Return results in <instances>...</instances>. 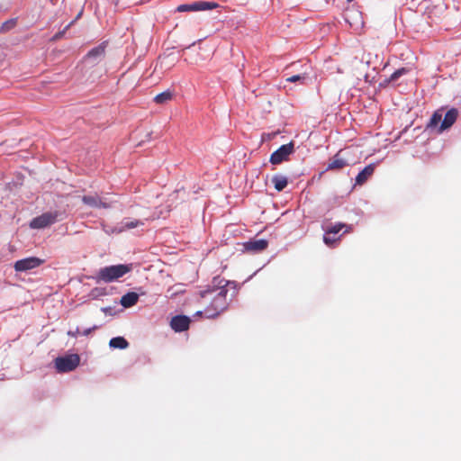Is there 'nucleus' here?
Masks as SVG:
<instances>
[{"instance_id":"5","label":"nucleus","mask_w":461,"mask_h":461,"mask_svg":"<svg viewBox=\"0 0 461 461\" xmlns=\"http://www.w3.org/2000/svg\"><path fill=\"white\" fill-rule=\"evenodd\" d=\"M80 357L77 354L59 357L55 359V366L59 372H70L77 367Z\"/></svg>"},{"instance_id":"12","label":"nucleus","mask_w":461,"mask_h":461,"mask_svg":"<svg viewBox=\"0 0 461 461\" xmlns=\"http://www.w3.org/2000/svg\"><path fill=\"white\" fill-rule=\"evenodd\" d=\"M348 166V160L342 156V150L337 152L327 166V170H340Z\"/></svg>"},{"instance_id":"4","label":"nucleus","mask_w":461,"mask_h":461,"mask_svg":"<svg viewBox=\"0 0 461 461\" xmlns=\"http://www.w3.org/2000/svg\"><path fill=\"white\" fill-rule=\"evenodd\" d=\"M294 152V143L293 141L284 144L274 151L269 158L273 165H279L283 162L288 161L290 155Z\"/></svg>"},{"instance_id":"16","label":"nucleus","mask_w":461,"mask_h":461,"mask_svg":"<svg viewBox=\"0 0 461 461\" xmlns=\"http://www.w3.org/2000/svg\"><path fill=\"white\" fill-rule=\"evenodd\" d=\"M275 189L278 192L283 191L288 185V178L285 176L276 174L272 176L271 179Z\"/></svg>"},{"instance_id":"27","label":"nucleus","mask_w":461,"mask_h":461,"mask_svg":"<svg viewBox=\"0 0 461 461\" xmlns=\"http://www.w3.org/2000/svg\"><path fill=\"white\" fill-rule=\"evenodd\" d=\"M70 26V24H68L63 31H60L59 32H57L53 38H52V41H58L59 39H61L63 37V35L65 34L66 32V30Z\"/></svg>"},{"instance_id":"20","label":"nucleus","mask_w":461,"mask_h":461,"mask_svg":"<svg viewBox=\"0 0 461 461\" xmlns=\"http://www.w3.org/2000/svg\"><path fill=\"white\" fill-rule=\"evenodd\" d=\"M109 346L113 348L124 349L128 348L129 343L123 337H115L110 339Z\"/></svg>"},{"instance_id":"17","label":"nucleus","mask_w":461,"mask_h":461,"mask_svg":"<svg viewBox=\"0 0 461 461\" xmlns=\"http://www.w3.org/2000/svg\"><path fill=\"white\" fill-rule=\"evenodd\" d=\"M121 224L122 226L120 228V231H124L140 226H143L144 221L140 220L124 219Z\"/></svg>"},{"instance_id":"24","label":"nucleus","mask_w":461,"mask_h":461,"mask_svg":"<svg viewBox=\"0 0 461 461\" xmlns=\"http://www.w3.org/2000/svg\"><path fill=\"white\" fill-rule=\"evenodd\" d=\"M408 69L405 68H399L397 70H395L390 77L389 78V81H395L397 80L400 77L405 75L408 73Z\"/></svg>"},{"instance_id":"8","label":"nucleus","mask_w":461,"mask_h":461,"mask_svg":"<svg viewBox=\"0 0 461 461\" xmlns=\"http://www.w3.org/2000/svg\"><path fill=\"white\" fill-rule=\"evenodd\" d=\"M268 246V241L265 239L259 240H249L244 243H242V251L249 252L251 254H256L262 252L267 249Z\"/></svg>"},{"instance_id":"21","label":"nucleus","mask_w":461,"mask_h":461,"mask_svg":"<svg viewBox=\"0 0 461 461\" xmlns=\"http://www.w3.org/2000/svg\"><path fill=\"white\" fill-rule=\"evenodd\" d=\"M442 120V113L440 111H436L430 120H429V122L428 124V127L429 128H434V127H437L438 124L441 122Z\"/></svg>"},{"instance_id":"10","label":"nucleus","mask_w":461,"mask_h":461,"mask_svg":"<svg viewBox=\"0 0 461 461\" xmlns=\"http://www.w3.org/2000/svg\"><path fill=\"white\" fill-rule=\"evenodd\" d=\"M82 202L93 208H104L108 209L111 207V203L104 202L98 194L94 195H84Z\"/></svg>"},{"instance_id":"23","label":"nucleus","mask_w":461,"mask_h":461,"mask_svg":"<svg viewBox=\"0 0 461 461\" xmlns=\"http://www.w3.org/2000/svg\"><path fill=\"white\" fill-rule=\"evenodd\" d=\"M340 239V236L339 237H335V235H331V234H327V232L325 231V234L323 236V241L324 243L329 246V247H332L334 246V244L339 240Z\"/></svg>"},{"instance_id":"28","label":"nucleus","mask_w":461,"mask_h":461,"mask_svg":"<svg viewBox=\"0 0 461 461\" xmlns=\"http://www.w3.org/2000/svg\"><path fill=\"white\" fill-rule=\"evenodd\" d=\"M97 329V326H94L92 328L85 330L81 334L84 336H88L93 330H95Z\"/></svg>"},{"instance_id":"3","label":"nucleus","mask_w":461,"mask_h":461,"mask_svg":"<svg viewBox=\"0 0 461 461\" xmlns=\"http://www.w3.org/2000/svg\"><path fill=\"white\" fill-rule=\"evenodd\" d=\"M60 213L58 211L47 212L35 218L30 222L32 229H43L49 227L59 221Z\"/></svg>"},{"instance_id":"9","label":"nucleus","mask_w":461,"mask_h":461,"mask_svg":"<svg viewBox=\"0 0 461 461\" xmlns=\"http://www.w3.org/2000/svg\"><path fill=\"white\" fill-rule=\"evenodd\" d=\"M106 49V42H102L97 47L90 50L85 57L86 61L92 60L93 63H97L104 58Z\"/></svg>"},{"instance_id":"29","label":"nucleus","mask_w":461,"mask_h":461,"mask_svg":"<svg viewBox=\"0 0 461 461\" xmlns=\"http://www.w3.org/2000/svg\"><path fill=\"white\" fill-rule=\"evenodd\" d=\"M79 333H80V332H79V329H78V328H77L75 331L69 330V331L68 332V336H71V337H77Z\"/></svg>"},{"instance_id":"14","label":"nucleus","mask_w":461,"mask_h":461,"mask_svg":"<svg viewBox=\"0 0 461 461\" xmlns=\"http://www.w3.org/2000/svg\"><path fill=\"white\" fill-rule=\"evenodd\" d=\"M375 165L370 164L365 167L363 170H361L356 177V185H362L365 184L367 179L374 174Z\"/></svg>"},{"instance_id":"19","label":"nucleus","mask_w":461,"mask_h":461,"mask_svg":"<svg viewBox=\"0 0 461 461\" xmlns=\"http://www.w3.org/2000/svg\"><path fill=\"white\" fill-rule=\"evenodd\" d=\"M343 229H345L344 233H348L351 230V227L339 222L327 228L325 231L327 234L336 235Z\"/></svg>"},{"instance_id":"6","label":"nucleus","mask_w":461,"mask_h":461,"mask_svg":"<svg viewBox=\"0 0 461 461\" xmlns=\"http://www.w3.org/2000/svg\"><path fill=\"white\" fill-rule=\"evenodd\" d=\"M219 7L215 2L198 1L190 5H180L176 7L177 12H194V11H205L212 10Z\"/></svg>"},{"instance_id":"7","label":"nucleus","mask_w":461,"mask_h":461,"mask_svg":"<svg viewBox=\"0 0 461 461\" xmlns=\"http://www.w3.org/2000/svg\"><path fill=\"white\" fill-rule=\"evenodd\" d=\"M43 263H44V259H41L37 257H30V258L17 260L14 263V267L15 271H17V272H25L28 270L34 269V268L40 267L41 265H42Z\"/></svg>"},{"instance_id":"18","label":"nucleus","mask_w":461,"mask_h":461,"mask_svg":"<svg viewBox=\"0 0 461 461\" xmlns=\"http://www.w3.org/2000/svg\"><path fill=\"white\" fill-rule=\"evenodd\" d=\"M174 97V94L171 90L164 91L154 97V102L158 104H165L170 102Z\"/></svg>"},{"instance_id":"2","label":"nucleus","mask_w":461,"mask_h":461,"mask_svg":"<svg viewBox=\"0 0 461 461\" xmlns=\"http://www.w3.org/2000/svg\"><path fill=\"white\" fill-rule=\"evenodd\" d=\"M131 265L119 264L99 269L95 279L97 282L112 283L131 271Z\"/></svg>"},{"instance_id":"11","label":"nucleus","mask_w":461,"mask_h":461,"mask_svg":"<svg viewBox=\"0 0 461 461\" xmlns=\"http://www.w3.org/2000/svg\"><path fill=\"white\" fill-rule=\"evenodd\" d=\"M190 319L185 315H177L172 318L170 321L171 328L177 332L188 330Z\"/></svg>"},{"instance_id":"25","label":"nucleus","mask_w":461,"mask_h":461,"mask_svg":"<svg viewBox=\"0 0 461 461\" xmlns=\"http://www.w3.org/2000/svg\"><path fill=\"white\" fill-rule=\"evenodd\" d=\"M307 78L306 74L303 75H294L286 78V81L291 83L300 82L301 84H304L305 79Z\"/></svg>"},{"instance_id":"1","label":"nucleus","mask_w":461,"mask_h":461,"mask_svg":"<svg viewBox=\"0 0 461 461\" xmlns=\"http://www.w3.org/2000/svg\"><path fill=\"white\" fill-rule=\"evenodd\" d=\"M238 293L237 284L234 281H229L221 276L212 278L208 289L201 291L203 298L211 296V303L204 308L203 313L207 318H215L227 310L231 297ZM203 312H197L200 315Z\"/></svg>"},{"instance_id":"22","label":"nucleus","mask_w":461,"mask_h":461,"mask_svg":"<svg viewBox=\"0 0 461 461\" xmlns=\"http://www.w3.org/2000/svg\"><path fill=\"white\" fill-rule=\"evenodd\" d=\"M16 25V19H10L5 21L0 27V32L5 33L14 28Z\"/></svg>"},{"instance_id":"26","label":"nucleus","mask_w":461,"mask_h":461,"mask_svg":"<svg viewBox=\"0 0 461 461\" xmlns=\"http://www.w3.org/2000/svg\"><path fill=\"white\" fill-rule=\"evenodd\" d=\"M179 194H180V190L174 191L172 194H169L168 201H170L172 203L177 202L179 200ZM168 206L172 207L173 203L169 204Z\"/></svg>"},{"instance_id":"13","label":"nucleus","mask_w":461,"mask_h":461,"mask_svg":"<svg viewBox=\"0 0 461 461\" xmlns=\"http://www.w3.org/2000/svg\"><path fill=\"white\" fill-rule=\"evenodd\" d=\"M457 115L458 112L456 109L452 108L448 110L446 113L444 119L439 126L438 132H442L443 131L450 128L456 121Z\"/></svg>"},{"instance_id":"31","label":"nucleus","mask_w":461,"mask_h":461,"mask_svg":"<svg viewBox=\"0 0 461 461\" xmlns=\"http://www.w3.org/2000/svg\"><path fill=\"white\" fill-rule=\"evenodd\" d=\"M356 15H357V19L356 20V23L357 22V20H359V22L362 23V22H361V15H360V14H356Z\"/></svg>"},{"instance_id":"30","label":"nucleus","mask_w":461,"mask_h":461,"mask_svg":"<svg viewBox=\"0 0 461 461\" xmlns=\"http://www.w3.org/2000/svg\"><path fill=\"white\" fill-rule=\"evenodd\" d=\"M345 20H346V22H348L350 25H352V22L350 21L349 14H348V13H346V14H345Z\"/></svg>"},{"instance_id":"15","label":"nucleus","mask_w":461,"mask_h":461,"mask_svg":"<svg viewBox=\"0 0 461 461\" xmlns=\"http://www.w3.org/2000/svg\"><path fill=\"white\" fill-rule=\"evenodd\" d=\"M139 294L134 292H129L122 296L121 304L125 308H130L137 303Z\"/></svg>"}]
</instances>
